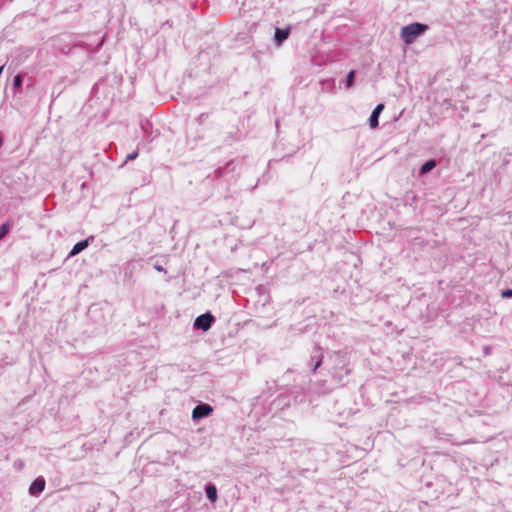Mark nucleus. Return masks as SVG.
<instances>
[{
	"instance_id": "obj_1",
	"label": "nucleus",
	"mask_w": 512,
	"mask_h": 512,
	"mask_svg": "<svg viewBox=\"0 0 512 512\" xmlns=\"http://www.w3.org/2000/svg\"><path fill=\"white\" fill-rule=\"evenodd\" d=\"M428 26L421 23H412L402 27L400 35L406 44H412L417 37L426 32Z\"/></svg>"
},
{
	"instance_id": "obj_2",
	"label": "nucleus",
	"mask_w": 512,
	"mask_h": 512,
	"mask_svg": "<svg viewBox=\"0 0 512 512\" xmlns=\"http://www.w3.org/2000/svg\"><path fill=\"white\" fill-rule=\"evenodd\" d=\"M213 321H214V317L210 313L202 314L196 318L194 326L197 329L207 331L210 329Z\"/></svg>"
},
{
	"instance_id": "obj_3",
	"label": "nucleus",
	"mask_w": 512,
	"mask_h": 512,
	"mask_svg": "<svg viewBox=\"0 0 512 512\" xmlns=\"http://www.w3.org/2000/svg\"><path fill=\"white\" fill-rule=\"evenodd\" d=\"M213 411V408L208 404H200L197 405L192 411L193 419H199L210 415Z\"/></svg>"
},
{
	"instance_id": "obj_4",
	"label": "nucleus",
	"mask_w": 512,
	"mask_h": 512,
	"mask_svg": "<svg viewBox=\"0 0 512 512\" xmlns=\"http://www.w3.org/2000/svg\"><path fill=\"white\" fill-rule=\"evenodd\" d=\"M384 110V104L380 103L378 104L375 109L373 110L370 119L369 124L372 129H375L378 126V118L381 114V112Z\"/></svg>"
},
{
	"instance_id": "obj_5",
	"label": "nucleus",
	"mask_w": 512,
	"mask_h": 512,
	"mask_svg": "<svg viewBox=\"0 0 512 512\" xmlns=\"http://www.w3.org/2000/svg\"><path fill=\"white\" fill-rule=\"evenodd\" d=\"M45 489V480L43 478H37L30 486L31 494L41 493Z\"/></svg>"
},
{
	"instance_id": "obj_6",
	"label": "nucleus",
	"mask_w": 512,
	"mask_h": 512,
	"mask_svg": "<svg viewBox=\"0 0 512 512\" xmlns=\"http://www.w3.org/2000/svg\"><path fill=\"white\" fill-rule=\"evenodd\" d=\"M289 32H290L289 28H286V29L276 28L275 40L278 45L282 44V42L288 38Z\"/></svg>"
},
{
	"instance_id": "obj_7",
	"label": "nucleus",
	"mask_w": 512,
	"mask_h": 512,
	"mask_svg": "<svg viewBox=\"0 0 512 512\" xmlns=\"http://www.w3.org/2000/svg\"><path fill=\"white\" fill-rule=\"evenodd\" d=\"M88 245H89V242L87 239L77 242L73 246L72 250L70 251L69 256L72 257V256L79 254L81 251H83L85 248H87Z\"/></svg>"
},
{
	"instance_id": "obj_8",
	"label": "nucleus",
	"mask_w": 512,
	"mask_h": 512,
	"mask_svg": "<svg viewBox=\"0 0 512 512\" xmlns=\"http://www.w3.org/2000/svg\"><path fill=\"white\" fill-rule=\"evenodd\" d=\"M206 494H207V497L208 499L211 501V502H215L216 499H217V489L215 486L213 485H208L206 487Z\"/></svg>"
},
{
	"instance_id": "obj_9",
	"label": "nucleus",
	"mask_w": 512,
	"mask_h": 512,
	"mask_svg": "<svg viewBox=\"0 0 512 512\" xmlns=\"http://www.w3.org/2000/svg\"><path fill=\"white\" fill-rule=\"evenodd\" d=\"M436 166L435 160H429L423 164L421 167V174H426L427 172L431 171Z\"/></svg>"
},
{
	"instance_id": "obj_10",
	"label": "nucleus",
	"mask_w": 512,
	"mask_h": 512,
	"mask_svg": "<svg viewBox=\"0 0 512 512\" xmlns=\"http://www.w3.org/2000/svg\"><path fill=\"white\" fill-rule=\"evenodd\" d=\"M355 71L351 70L346 77V85L347 87H352L354 84Z\"/></svg>"
},
{
	"instance_id": "obj_11",
	"label": "nucleus",
	"mask_w": 512,
	"mask_h": 512,
	"mask_svg": "<svg viewBox=\"0 0 512 512\" xmlns=\"http://www.w3.org/2000/svg\"><path fill=\"white\" fill-rule=\"evenodd\" d=\"M9 229V223H4L0 226V240L5 237V235L9 232Z\"/></svg>"
},
{
	"instance_id": "obj_12",
	"label": "nucleus",
	"mask_w": 512,
	"mask_h": 512,
	"mask_svg": "<svg viewBox=\"0 0 512 512\" xmlns=\"http://www.w3.org/2000/svg\"><path fill=\"white\" fill-rule=\"evenodd\" d=\"M21 84H22V77H21V75H16V76L14 77V80H13V85H14L15 87H20V86H21Z\"/></svg>"
},
{
	"instance_id": "obj_13",
	"label": "nucleus",
	"mask_w": 512,
	"mask_h": 512,
	"mask_svg": "<svg viewBox=\"0 0 512 512\" xmlns=\"http://www.w3.org/2000/svg\"><path fill=\"white\" fill-rule=\"evenodd\" d=\"M502 297H504V298L512 297V289L502 291Z\"/></svg>"
},
{
	"instance_id": "obj_14",
	"label": "nucleus",
	"mask_w": 512,
	"mask_h": 512,
	"mask_svg": "<svg viewBox=\"0 0 512 512\" xmlns=\"http://www.w3.org/2000/svg\"><path fill=\"white\" fill-rule=\"evenodd\" d=\"M154 269L159 271V272H165L166 273V270L159 264H155L154 265Z\"/></svg>"
},
{
	"instance_id": "obj_15",
	"label": "nucleus",
	"mask_w": 512,
	"mask_h": 512,
	"mask_svg": "<svg viewBox=\"0 0 512 512\" xmlns=\"http://www.w3.org/2000/svg\"><path fill=\"white\" fill-rule=\"evenodd\" d=\"M136 156H137V153L131 154V155L128 156V159H134Z\"/></svg>"
},
{
	"instance_id": "obj_16",
	"label": "nucleus",
	"mask_w": 512,
	"mask_h": 512,
	"mask_svg": "<svg viewBox=\"0 0 512 512\" xmlns=\"http://www.w3.org/2000/svg\"><path fill=\"white\" fill-rule=\"evenodd\" d=\"M2 145V140L0 139V146Z\"/></svg>"
}]
</instances>
